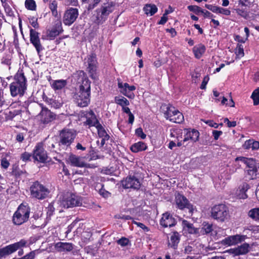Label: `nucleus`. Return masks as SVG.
<instances>
[{
	"mask_svg": "<svg viewBox=\"0 0 259 259\" xmlns=\"http://www.w3.org/2000/svg\"><path fill=\"white\" fill-rule=\"evenodd\" d=\"M79 75L81 77L79 91L73 95V99L77 105L80 107L88 106L90 102L91 81L84 76V72L80 71Z\"/></svg>",
	"mask_w": 259,
	"mask_h": 259,
	"instance_id": "obj_1",
	"label": "nucleus"
},
{
	"mask_svg": "<svg viewBox=\"0 0 259 259\" xmlns=\"http://www.w3.org/2000/svg\"><path fill=\"white\" fill-rule=\"evenodd\" d=\"M26 90V79L24 73L18 72L15 76L14 81L10 85V90L12 97L22 96Z\"/></svg>",
	"mask_w": 259,
	"mask_h": 259,
	"instance_id": "obj_2",
	"label": "nucleus"
},
{
	"mask_svg": "<svg viewBox=\"0 0 259 259\" xmlns=\"http://www.w3.org/2000/svg\"><path fill=\"white\" fill-rule=\"evenodd\" d=\"M114 7L115 4L113 2L103 4L100 8L96 10L97 15L95 23L100 25L105 22L109 14L114 11Z\"/></svg>",
	"mask_w": 259,
	"mask_h": 259,
	"instance_id": "obj_3",
	"label": "nucleus"
},
{
	"mask_svg": "<svg viewBox=\"0 0 259 259\" xmlns=\"http://www.w3.org/2000/svg\"><path fill=\"white\" fill-rule=\"evenodd\" d=\"M60 205L64 208L79 206L81 204V198L70 192L61 195L58 200Z\"/></svg>",
	"mask_w": 259,
	"mask_h": 259,
	"instance_id": "obj_4",
	"label": "nucleus"
},
{
	"mask_svg": "<svg viewBox=\"0 0 259 259\" xmlns=\"http://www.w3.org/2000/svg\"><path fill=\"white\" fill-rule=\"evenodd\" d=\"M211 217L218 222H224L229 217L228 208L223 204L215 205L211 208Z\"/></svg>",
	"mask_w": 259,
	"mask_h": 259,
	"instance_id": "obj_5",
	"label": "nucleus"
},
{
	"mask_svg": "<svg viewBox=\"0 0 259 259\" xmlns=\"http://www.w3.org/2000/svg\"><path fill=\"white\" fill-rule=\"evenodd\" d=\"M30 193L32 197L44 199L48 196L50 191L48 188L36 181L30 187Z\"/></svg>",
	"mask_w": 259,
	"mask_h": 259,
	"instance_id": "obj_6",
	"label": "nucleus"
},
{
	"mask_svg": "<svg viewBox=\"0 0 259 259\" xmlns=\"http://www.w3.org/2000/svg\"><path fill=\"white\" fill-rule=\"evenodd\" d=\"M30 210L28 207L21 204L13 215V221L17 225H20L26 222L29 217Z\"/></svg>",
	"mask_w": 259,
	"mask_h": 259,
	"instance_id": "obj_7",
	"label": "nucleus"
},
{
	"mask_svg": "<svg viewBox=\"0 0 259 259\" xmlns=\"http://www.w3.org/2000/svg\"><path fill=\"white\" fill-rule=\"evenodd\" d=\"M76 136L75 131L70 129L62 130L59 136V145L64 147L69 146L74 141Z\"/></svg>",
	"mask_w": 259,
	"mask_h": 259,
	"instance_id": "obj_8",
	"label": "nucleus"
},
{
	"mask_svg": "<svg viewBox=\"0 0 259 259\" xmlns=\"http://www.w3.org/2000/svg\"><path fill=\"white\" fill-rule=\"evenodd\" d=\"M26 243L27 242L26 240L22 239L19 242L0 248V259L9 256L16 251L19 248L25 246Z\"/></svg>",
	"mask_w": 259,
	"mask_h": 259,
	"instance_id": "obj_9",
	"label": "nucleus"
},
{
	"mask_svg": "<svg viewBox=\"0 0 259 259\" xmlns=\"http://www.w3.org/2000/svg\"><path fill=\"white\" fill-rule=\"evenodd\" d=\"M165 117L170 121L180 123L184 121V116L182 113L171 105L166 106Z\"/></svg>",
	"mask_w": 259,
	"mask_h": 259,
	"instance_id": "obj_10",
	"label": "nucleus"
},
{
	"mask_svg": "<svg viewBox=\"0 0 259 259\" xmlns=\"http://www.w3.org/2000/svg\"><path fill=\"white\" fill-rule=\"evenodd\" d=\"M87 70L90 74V76L93 79L96 80L98 78L97 74V60L95 54H91L88 56L85 61Z\"/></svg>",
	"mask_w": 259,
	"mask_h": 259,
	"instance_id": "obj_11",
	"label": "nucleus"
},
{
	"mask_svg": "<svg viewBox=\"0 0 259 259\" xmlns=\"http://www.w3.org/2000/svg\"><path fill=\"white\" fill-rule=\"evenodd\" d=\"M175 202L177 207L180 209L187 208L191 213L194 210V206L189 203L187 198L179 193L175 195Z\"/></svg>",
	"mask_w": 259,
	"mask_h": 259,
	"instance_id": "obj_12",
	"label": "nucleus"
},
{
	"mask_svg": "<svg viewBox=\"0 0 259 259\" xmlns=\"http://www.w3.org/2000/svg\"><path fill=\"white\" fill-rule=\"evenodd\" d=\"M79 15L77 8H69L67 9L63 15V22L65 25L70 26L76 20Z\"/></svg>",
	"mask_w": 259,
	"mask_h": 259,
	"instance_id": "obj_13",
	"label": "nucleus"
},
{
	"mask_svg": "<svg viewBox=\"0 0 259 259\" xmlns=\"http://www.w3.org/2000/svg\"><path fill=\"white\" fill-rule=\"evenodd\" d=\"M251 249V246L248 243H244L236 247L231 248L227 252L233 256L243 255L247 254Z\"/></svg>",
	"mask_w": 259,
	"mask_h": 259,
	"instance_id": "obj_14",
	"label": "nucleus"
},
{
	"mask_svg": "<svg viewBox=\"0 0 259 259\" xmlns=\"http://www.w3.org/2000/svg\"><path fill=\"white\" fill-rule=\"evenodd\" d=\"M33 158L40 162H45L47 159L48 156L46 152L45 151L42 143L37 144L33 150Z\"/></svg>",
	"mask_w": 259,
	"mask_h": 259,
	"instance_id": "obj_15",
	"label": "nucleus"
},
{
	"mask_svg": "<svg viewBox=\"0 0 259 259\" xmlns=\"http://www.w3.org/2000/svg\"><path fill=\"white\" fill-rule=\"evenodd\" d=\"M30 41L35 48L38 54L44 50V47L40 42L39 33L35 30L30 29Z\"/></svg>",
	"mask_w": 259,
	"mask_h": 259,
	"instance_id": "obj_16",
	"label": "nucleus"
},
{
	"mask_svg": "<svg viewBox=\"0 0 259 259\" xmlns=\"http://www.w3.org/2000/svg\"><path fill=\"white\" fill-rule=\"evenodd\" d=\"M34 106L37 108H41L40 115L41 116V120L44 123H48L56 118V115L47 108H45L40 104H35Z\"/></svg>",
	"mask_w": 259,
	"mask_h": 259,
	"instance_id": "obj_17",
	"label": "nucleus"
},
{
	"mask_svg": "<svg viewBox=\"0 0 259 259\" xmlns=\"http://www.w3.org/2000/svg\"><path fill=\"white\" fill-rule=\"evenodd\" d=\"M118 87L120 89V92L127 97L133 99L135 97L133 91L136 90L134 85H130L127 83H122L118 81Z\"/></svg>",
	"mask_w": 259,
	"mask_h": 259,
	"instance_id": "obj_18",
	"label": "nucleus"
},
{
	"mask_svg": "<svg viewBox=\"0 0 259 259\" xmlns=\"http://www.w3.org/2000/svg\"><path fill=\"white\" fill-rule=\"evenodd\" d=\"M122 185L126 189H138L141 186V183L139 180L135 176H130L122 182Z\"/></svg>",
	"mask_w": 259,
	"mask_h": 259,
	"instance_id": "obj_19",
	"label": "nucleus"
},
{
	"mask_svg": "<svg viewBox=\"0 0 259 259\" xmlns=\"http://www.w3.org/2000/svg\"><path fill=\"white\" fill-rule=\"evenodd\" d=\"M240 161L246 165V169H254L259 168L257 165L255 160L253 158H248L244 157H238L235 159V164L237 168H239L240 165L237 163V161Z\"/></svg>",
	"mask_w": 259,
	"mask_h": 259,
	"instance_id": "obj_20",
	"label": "nucleus"
},
{
	"mask_svg": "<svg viewBox=\"0 0 259 259\" xmlns=\"http://www.w3.org/2000/svg\"><path fill=\"white\" fill-rule=\"evenodd\" d=\"M246 238V236L241 235H236L230 236L225 238L223 242L225 245L229 246L235 245L244 241Z\"/></svg>",
	"mask_w": 259,
	"mask_h": 259,
	"instance_id": "obj_21",
	"label": "nucleus"
},
{
	"mask_svg": "<svg viewBox=\"0 0 259 259\" xmlns=\"http://www.w3.org/2000/svg\"><path fill=\"white\" fill-rule=\"evenodd\" d=\"M176 221L169 213H163L160 220V225L164 227H171L175 225Z\"/></svg>",
	"mask_w": 259,
	"mask_h": 259,
	"instance_id": "obj_22",
	"label": "nucleus"
},
{
	"mask_svg": "<svg viewBox=\"0 0 259 259\" xmlns=\"http://www.w3.org/2000/svg\"><path fill=\"white\" fill-rule=\"evenodd\" d=\"M62 31L61 22L58 21L55 24L52 29L48 32L47 36L50 39H53L62 33Z\"/></svg>",
	"mask_w": 259,
	"mask_h": 259,
	"instance_id": "obj_23",
	"label": "nucleus"
},
{
	"mask_svg": "<svg viewBox=\"0 0 259 259\" xmlns=\"http://www.w3.org/2000/svg\"><path fill=\"white\" fill-rule=\"evenodd\" d=\"M180 234L177 231L170 233L168 237V238H169L168 242V246L174 249L177 248L180 241Z\"/></svg>",
	"mask_w": 259,
	"mask_h": 259,
	"instance_id": "obj_24",
	"label": "nucleus"
},
{
	"mask_svg": "<svg viewBox=\"0 0 259 259\" xmlns=\"http://www.w3.org/2000/svg\"><path fill=\"white\" fill-rule=\"evenodd\" d=\"M249 189V185L246 183L241 184L235 192V196L238 199H246L247 198L246 191Z\"/></svg>",
	"mask_w": 259,
	"mask_h": 259,
	"instance_id": "obj_25",
	"label": "nucleus"
},
{
	"mask_svg": "<svg viewBox=\"0 0 259 259\" xmlns=\"http://www.w3.org/2000/svg\"><path fill=\"white\" fill-rule=\"evenodd\" d=\"M55 248L59 252L70 251L74 248V245L69 242H59L55 244Z\"/></svg>",
	"mask_w": 259,
	"mask_h": 259,
	"instance_id": "obj_26",
	"label": "nucleus"
},
{
	"mask_svg": "<svg viewBox=\"0 0 259 259\" xmlns=\"http://www.w3.org/2000/svg\"><path fill=\"white\" fill-rule=\"evenodd\" d=\"M84 124L86 125H88L90 126H95L97 127L98 125H99L100 123L97 119L96 117L93 112V111L90 110L87 114V120L84 122Z\"/></svg>",
	"mask_w": 259,
	"mask_h": 259,
	"instance_id": "obj_27",
	"label": "nucleus"
},
{
	"mask_svg": "<svg viewBox=\"0 0 259 259\" xmlns=\"http://www.w3.org/2000/svg\"><path fill=\"white\" fill-rule=\"evenodd\" d=\"M182 226L184 231L188 232L190 234L198 233V229L194 227L193 224L188 221L183 220L182 221Z\"/></svg>",
	"mask_w": 259,
	"mask_h": 259,
	"instance_id": "obj_28",
	"label": "nucleus"
},
{
	"mask_svg": "<svg viewBox=\"0 0 259 259\" xmlns=\"http://www.w3.org/2000/svg\"><path fill=\"white\" fill-rule=\"evenodd\" d=\"M68 161L71 165L74 166L82 167L84 165L82 159L73 154L70 155L68 158Z\"/></svg>",
	"mask_w": 259,
	"mask_h": 259,
	"instance_id": "obj_29",
	"label": "nucleus"
},
{
	"mask_svg": "<svg viewBox=\"0 0 259 259\" xmlns=\"http://www.w3.org/2000/svg\"><path fill=\"white\" fill-rule=\"evenodd\" d=\"M184 136V141H187L191 140L192 141H196L199 138V132L195 130L187 131Z\"/></svg>",
	"mask_w": 259,
	"mask_h": 259,
	"instance_id": "obj_30",
	"label": "nucleus"
},
{
	"mask_svg": "<svg viewBox=\"0 0 259 259\" xmlns=\"http://www.w3.org/2000/svg\"><path fill=\"white\" fill-rule=\"evenodd\" d=\"M205 47L200 44L195 46L193 49V52L196 58L199 59L205 52Z\"/></svg>",
	"mask_w": 259,
	"mask_h": 259,
	"instance_id": "obj_31",
	"label": "nucleus"
},
{
	"mask_svg": "<svg viewBox=\"0 0 259 259\" xmlns=\"http://www.w3.org/2000/svg\"><path fill=\"white\" fill-rule=\"evenodd\" d=\"M145 13L150 16L153 15L157 11V8L154 4H146L143 8Z\"/></svg>",
	"mask_w": 259,
	"mask_h": 259,
	"instance_id": "obj_32",
	"label": "nucleus"
},
{
	"mask_svg": "<svg viewBox=\"0 0 259 259\" xmlns=\"http://www.w3.org/2000/svg\"><path fill=\"white\" fill-rule=\"evenodd\" d=\"M147 149L146 144L143 142H139L133 144L131 147V150L133 152H138L141 151L145 150Z\"/></svg>",
	"mask_w": 259,
	"mask_h": 259,
	"instance_id": "obj_33",
	"label": "nucleus"
},
{
	"mask_svg": "<svg viewBox=\"0 0 259 259\" xmlns=\"http://www.w3.org/2000/svg\"><path fill=\"white\" fill-rule=\"evenodd\" d=\"M66 85L65 80L61 79L55 80L52 83V87L55 90H61Z\"/></svg>",
	"mask_w": 259,
	"mask_h": 259,
	"instance_id": "obj_34",
	"label": "nucleus"
},
{
	"mask_svg": "<svg viewBox=\"0 0 259 259\" xmlns=\"http://www.w3.org/2000/svg\"><path fill=\"white\" fill-rule=\"evenodd\" d=\"M7 0L4 1L3 3H2V5L4 8L5 12L7 16L10 17L14 16V13L12 9L11 8L10 5L7 2Z\"/></svg>",
	"mask_w": 259,
	"mask_h": 259,
	"instance_id": "obj_35",
	"label": "nucleus"
},
{
	"mask_svg": "<svg viewBox=\"0 0 259 259\" xmlns=\"http://www.w3.org/2000/svg\"><path fill=\"white\" fill-rule=\"evenodd\" d=\"M58 3L56 0L51 1L49 4V8L51 10L53 16H58Z\"/></svg>",
	"mask_w": 259,
	"mask_h": 259,
	"instance_id": "obj_36",
	"label": "nucleus"
},
{
	"mask_svg": "<svg viewBox=\"0 0 259 259\" xmlns=\"http://www.w3.org/2000/svg\"><path fill=\"white\" fill-rule=\"evenodd\" d=\"M115 102L122 107L128 106L130 104L129 101L123 97H121V98L116 97L115 98Z\"/></svg>",
	"mask_w": 259,
	"mask_h": 259,
	"instance_id": "obj_37",
	"label": "nucleus"
},
{
	"mask_svg": "<svg viewBox=\"0 0 259 259\" xmlns=\"http://www.w3.org/2000/svg\"><path fill=\"white\" fill-rule=\"evenodd\" d=\"M253 101V105L256 106L259 104V87L253 91L251 96Z\"/></svg>",
	"mask_w": 259,
	"mask_h": 259,
	"instance_id": "obj_38",
	"label": "nucleus"
},
{
	"mask_svg": "<svg viewBox=\"0 0 259 259\" xmlns=\"http://www.w3.org/2000/svg\"><path fill=\"white\" fill-rule=\"evenodd\" d=\"M248 215L255 221H259V208H253L249 210Z\"/></svg>",
	"mask_w": 259,
	"mask_h": 259,
	"instance_id": "obj_39",
	"label": "nucleus"
},
{
	"mask_svg": "<svg viewBox=\"0 0 259 259\" xmlns=\"http://www.w3.org/2000/svg\"><path fill=\"white\" fill-rule=\"evenodd\" d=\"M25 6L27 9L31 11L35 10L36 8V3L34 0H26Z\"/></svg>",
	"mask_w": 259,
	"mask_h": 259,
	"instance_id": "obj_40",
	"label": "nucleus"
},
{
	"mask_svg": "<svg viewBox=\"0 0 259 259\" xmlns=\"http://www.w3.org/2000/svg\"><path fill=\"white\" fill-rule=\"evenodd\" d=\"M96 128L98 131V135L101 138H106V137H110L109 135L107 134L106 131L104 128V127L102 126V125L100 124L99 125H97V127H96Z\"/></svg>",
	"mask_w": 259,
	"mask_h": 259,
	"instance_id": "obj_41",
	"label": "nucleus"
},
{
	"mask_svg": "<svg viewBox=\"0 0 259 259\" xmlns=\"http://www.w3.org/2000/svg\"><path fill=\"white\" fill-rule=\"evenodd\" d=\"M248 175L249 176L250 179H254L257 177V175L259 174V168H255L254 169H246Z\"/></svg>",
	"mask_w": 259,
	"mask_h": 259,
	"instance_id": "obj_42",
	"label": "nucleus"
},
{
	"mask_svg": "<svg viewBox=\"0 0 259 259\" xmlns=\"http://www.w3.org/2000/svg\"><path fill=\"white\" fill-rule=\"evenodd\" d=\"M202 230H203V233L205 234H208L211 232L212 230V224H209L208 223L203 222L202 224Z\"/></svg>",
	"mask_w": 259,
	"mask_h": 259,
	"instance_id": "obj_43",
	"label": "nucleus"
},
{
	"mask_svg": "<svg viewBox=\"0 0 259 259\" xmlns=\"http://www.w3.org/2000/svg\"><path fill=\"white\" fill-rule=\"evenodd\" d=\"M235 54L238 57H242L244 56L243 46L241 44H238L235 50Z\"/></svg>",
	"mask_w": 259,
	"mask_h": 259,
	"instance_id": "obj_44",
	"label": "nucleus"
},
{
	"mask_svg": "<svg viewBox=\"0 0 259 259\" xmlns=\"http://www.w3.org/2000/svg\"><path fill=\"white\" fill-rule=\"evenodd\" d=\"M188 9L190 11H192L196 14H198L199 13H203L201 8L197 6H188Z\"/></svg>",
	"mask_w": 259,
	"mask_h": 259,
	"instance_id": "obj_45",
	"label": "nucleus"
},
{
	"mask_svg": "<svg viewBox=\"0 0 259 259\" xmlns=\"http://www.w3.org/2000/svg\"><path fill=\"white\" fill-rule=\"evenodd\" d=\"M117 243L121 246H125L128 245L129 240L125 237H122L121 239L117 241Z\"/></svg>",
	"mask_w": 259,
	"mask_h": 259,
	"instance_id": "obj_46",
	"label": "nucleus"
},
{
	"mask_svg": "<svg viewBox=\"0 0 259 259\" xmlns=\"http://www.w3.org/2000/svg\"><path fill=\"white\" fill-rule=\"evenodd\" d=\"M218 14H222L226 16H229L231 14V11L228 9L219 7Z\"/></svg>",
	"mask_w": 259,
	"mask_h": 259,
	"instance_id": "obj_47",
	"label": "nucleus"
},
{
	"mask_svg": "<svg viewBox=\"0 0 259 259\" xmlns=\"http://www.w3.org/2000/svg\"><path fill=\"white\" fill-rule=\"evenodd\" d=\"M205 7L207 9H208L210 11H212V12H213L214 13H216V14H218V9H219V7L218 6L206 4L205 5Z\"/></svg>",
	"mask_w": 259,
	"mask_h": 259,
	"instance_id": "obj_48",
	"label": "nucleus"
},
{
	"mask_svg": "<svg viewBox=\"0 0 259 259\" xmlns=\"http://www.w3.org/2000/svg\"><path fill=\"white\" fill-rule=\"evenodd\" d=\"M99 193L100 195L105 198H108L111 196V193L103 188H101L99 190Z\"/></svg>",
	"mask_w": 259,
	"mask_h": 259,
	"instance_id": "obj_49",
	"label": "nucleus"
},
{
	"mask_svg": "<svg viewBox=\"0 0 259 259\" xmlns=\"http://www.w3.org/2000/svg\"><path fill=\"white\" fill-rule=\"evenodd\" d=\"M205 123L207 124L209 126L213 127L215 128H219L220 126H223V123L218 124L215 122H214L212 120H207L206 121H205Z\"/></svg>",
	"mask_w": 259,
	"mask_h": 259,
	"instance_id": "obj_50",
	"label": "nucleus"
},
{
	"mask_svg": "<svg viewBox=\"0 0 259 259\" xmlns=\"http://www.w3.org/2000/svg\"><path fill=\"white\" fill-rule=\"evenodd\" d=\"M136 134L142 139H144L146 137V135L143 133V130L141 128H138L136 130Z\"/></svg>",
	"mask_w": 259,
	"mask_h": 259,
	"instance_id": "obj_51",
	"label": "nucleus"
},
{
	"mask_svg": "<svg viewBox=\"0 0 259 259\" xmlns=\"http://www.w3.org/2000/svg\"><path fill=\"white\" fill-rule=\"evenodd\" d=\"M31 157V155L28 152H24L22 154L21 158L24 161H29L30 159V157Z\"/></svg>",
	"mask_w": 259,
	"mask_h": 259,
	"instance_id": "obj_52",
	"label": "nucleus"
},
{
	"mask_svg": "<svg viewBox=\"0 0 259 259\" xmlns=\"http://www.w3.org/2000/svg\"><path fill=\"white\" fill-rule=\"evenodd\" d=\"M47 215L49 217L52 215L55 210V208L53 205L51 204H49L48 207L47 208Z\"/></svg>",
	"mask_w": 259,
	"mask_h": 259,
	"instance_id": "obj_53",
	"label": "nucleus"
},
{
	"mask_svg": "<svg viewBox=\"0 0 259 259\" xmlns=\"http://www.w3.org/2000/svg\"><path fill=\"white\" fill-rule=\"evenodd\" d=\"M212 136L215 140H218L219 137L223 134V132L221 131H217L213 130L212 131Z\"/></svg>",
	"mask_w": 259,
	"mask_h": 259,
	"instance_id": "obj_54",
	"label": "nucleus"
},
{
	"mask_svg": "<svg viewBox=\"0 0 259 259\" xmlns=\"http://www.w3.org/2000/svg\"><path fill=\"white\" fill-rule=\"evenodd\" d=\"M133 224H136L137 226L140 227L145 232H148L149 231V228L146 227L144 224L141 223L137 222L136 221H133Z\"/></svg>",
	"mask_w": 259,
	"mask_h": 259,
	"instance_id": "obj_55",
	"label": "nucleus"
},
{
	"mask_svg": "<svg viewBox=\"0 0 259 259\" xmlns=\"http://www.w3.org/2000/svg\"><path fill=\"white\" fill-rule=\"evenodd\" d=\"M251 146H252L251 140H248L244 142L242 147L244 149L248 150L250 148L252 149Z\"/></svg>",
	"mask_w": 259,
	"mask_h": 259,
	"instance_id": "obj_56",
	"label": "nucleus"
},
{
	"mask_svg": "<svg viewBox=\"0 0 259 259\" xmlns=\"http://www.w3.org/2000/svg\"><path fill=\"white\" fill-rule=\"evenodd\" d=\"M209 77L208 76H205L204 78H203V80L201 83V86H200V88L202 89V90H204L206 89V85L209 80Z\"/></svg>",
	"mask_w": 259,
	"mask_h": 259,
	"instance_id": "obj_57",
	"label": "nucleus"
},
{
	"mask_svg": "<svg viewBox=\"0 0 259 259\" xmlns=\"http://www.w3.org/2000/svg\"><path fill=\"white\" fill-rule=\"evenodd\" d=\"M101 0H93V3L89 4L88 10H92L101 2Z\"/></svg>",
	"mask_w": 259,
	"mask_h": 259,
	"instance_id": "obj_58",
	"label": "nucleus"
},
{
	"mask_svg": "<svg viewBox=\"0 0 259 259\" xmlns=\"http://www.w3.org/2000/svg\"><path fill=\"white\" fill-rule=\"evenodd\" d=\"M9 165L10 163L7 159H6V158H3L2 159L1 166L3 168L7 169L9 166Z\"/></svg>",
	"mask_w": 259,
	"mask_h": 259,
	"instance_id": "obj_59",
	"label": "nucleus"
},
{
	"mask_svg": "<svg viewBox=\"0 0 259 259\" xmlns=\"http://www.w3.org/2000/svg\"><path fill=\"white\" fill-rule=\"evenodd\" d=\"M30 23L33 27L34 28H38L39 27V24L37 22V19L33 18L30 19Z\"/></svg>",
	"mask_w": 259,
	"mask_h": 259,
	"instance_id": "obj_60",
	"label": "nucleus"
},
{
	"mask_svg": "<svg viewBox=\"0 0 259 259\" xmlns=\"http://www.w3.org/2000/svg\"><path fill=\"white\" fill-rule=\"evenodd\" d=\"M183 133V131L181 129H178L176 130H174L172 132L170 133V136L171 137H176L177 136V135H182Z\"/></svg>",
	"mask_w": 259,
	"mask_h": 259,
	"instance_id": "obj_61",
	"label": "nucleus"
},
{
	"mask_svg": "<svg viewBox=\"0 0 259 259\" xmlns=\"http://www.w3.org/2000/svg\"><path fill=\"white\" fill-rule=\"evenodd\" d=\"M252 143V150H257L259 149V142L256 141H253L251 140Z\"/></svg>",
	"mask_w": 259,
	"mask_h": 259,
	"instance_id": "obj_62",
	"label": "nucleus"
},
{
	"mask_svg": "<svg viewBox=\"0 0 259 259\" xmlns=\"http://www.w3.org/2000/svg\"><path fill=\"white\" fill-rule=\"evenodd\" d=\"M65 4L76 6L78 5V0H65Z\"/></svg>",
	"mask_w": 259,
	"mask_h": 259,
	"instance_id": "obj_63",
	"label": "nucleus"
},
{
	"mask_svg": "<svg viewBox=\"0 0 259 259\" xmlns=\"http://www.w3.org/2000/svg\"><path fill=\"white\" fill-rule=\"evenodd\" d=\"M115 218L117 219H122L125 220H128L131 219V218L129 215H125L123 214H118L115 216Z\"/></svg>",
	"mask_w": 259,
	"mask_h": 259,
	"instance_id": "obj_64",
	"label": "nucleus"
}]
</instances>
